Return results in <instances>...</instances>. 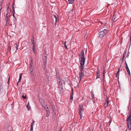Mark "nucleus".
I'll list each match as a JSON object with an SVG mask.
<instances>
[{"instance_id": "obj_1", "label": "nucleus", "mask_w": 131, "mask_h": 131, "mask_svg": "<svg viewBox=\"0 0 131 131\" xmlns=\"http://www.w3.org/2000/svg\"><path fill=\"white\" fill-rule=\"evenodd\" d=\"M84 66V64H82L81 63L80 64V70L81 72L79 73V76L80 77V81L84 77V72H85V71L83 70Z\"/></svg>"}, {"instance_id": "obj_2", "label": "nucleus", "mask_w": 131, "mask_h": 131, "mask_svg": "<svg viewBox=\"0 0 131 131\" xmlns=\"http://www.w3.org/2000/svg\"><path fill=\"white\" fill-rule=\"evenodd\" d=\"M84 51L82 50L79 55L81 59V60H80V64L81 63L82 64H85V59L84 57Z\"/></svg>"}, {"instance_id": "obj_3", "label": "nucleus", "mask_w": 131, "mask_h": 131, "mask_svg": "<svg viewBox=\"0 0 131 131\" xmlns=\"http://www.w3.org/2000/svg\"><path fill=\"white\" fill-rule=\"evenodd\" d=\"M127 126L128 129L130 130L131 129V109L128 117L127 119Z\"/></svg>"}, {"instance_id": "obj_4", "label": "nucleus", "mask_w": 131, "mask_h": 131, "mask_svg": "<svg viewBox=\"0 0 131 131\" xmlns=\"http://www.w3.org/2000/svg\"><path fill=\"white\" fill-rule=\"evenodd\" d=\"M108 32V30L106 29H104L103 30L101 31L99 34V37L100 38L104 37Z\"/></svg>"}, {"instance_id": "obj_5", "label": "nucleus", "mask_w": 131, "mask_h": 131, "mask_svg": "<svg viewBox=\"0 0 131 131\" xmlns=\"http://www.w3.org/2000/svg\"><path fill=\"white\" fill-rule=\"evenodd\" d=\"M47 57H43V67L45 70L46 69V67L47 65Z\"/></svg>"}, {"instance_id": "obj_6", "label": "nucleus", "mask_w": 131, "mask_h": 131, "mask_svg": "<svg viewBox=\"0 0 131 131\" xmlns=\"http://www.w3.org/2000/svg\"><path fill=\"white\" fill-rule=\"evenodd\" d=\"M83 110V105H79V114L80 118V119H81L82 117V112Z\"/></svg>"}, {"instance_id": "obj_7", "label": "nucleus", "mask_w": 131, "mask_h": 131, "mask_svg": "<svg viewBox=\"0 0 131 131\" xmlns=\"http://www.w3.org/2000/svg\"><path fill=\"white\" fill-rule=\"evenodd\" d=\"M33 64V61L32 59L30 61V62L29 64V68L30 71H33V66H32Z\"/></svg>"}, {"instance_id": "obj_8", "label": "nucleus", "mask_w": 131, "mask_h": 131, "mask_svg": "<svg viewBox=\"0 0 131 131\" xmlns=\"http://www.w3.org/2000/svg\"><path fill=\"white\" fill-rule=\"evenodd\" d=\"M108 100V98L107 97L106 99V101L105 102L104 104V106H105L106 107H107L108 105V104L109 103Z\"/></svg>"}, {"instance_id": "obj_9", "label": "nucleus", "mask_w": 131, "mask_h": 131, "mask_svg": "<svg viewBox=\"0 0 131 131\" xmlns=\"http://www.w3.org/2000/svg\"><path fill=\"white\" fill-rule=\"evenodd\" d=\"M5 20L6 21V25L7 26L9 24V17H8V16H6V18H5Z\"/></svg>"}, {"instance_id": "obj_10", "label": "nucleus", "mask_w": 131, "mask_h": 131, "mask_svg": "<svg viewBox=\"0 0 131 131\" xmlns=\"http://www.w3.org/2000/svg\"><path fill=\"white\" fill-rule=\"evenodd\" d=\"M53 16L55 18V25L56 26V24L57 22V17H58V15L57 14H56V16L55 15H53Z\"/></svg>"}, {"instance_id": "obj_11", "label": "nucleus", "mask_w": 131, "mask_h": 131, "mask_svg": "<svg viewBox=\"0 0 131 131\" xmlns=\"http://www.w3.org/2000/svg\"><path fill=\"white\" fill-rule=\"evenodd\" d=\"M47 53L46 51H43V53L42 54V56L43 57H47Z\"/></svg>"}, {"instance_id": "obj_12", "label": "nucleus", "mask_w": 131, "mask_h": 131, "mask_svg": "<svg viewBox=\"0 0 131 131\" xmlns=\"http://www.w3.org/2000/svg\"><path fill=\"white\" fill-rule=\"evenodd\" d=\"M7 131H13V128L11 126H9L8 127Z\"/></svg>"}, {"instance_id": "obj_13", "label": "nucleus", "mask_w": 131, "mask_h": 131, "mask_svg": "<svg viewBox=\"0 0 131 131\" xmlns=\"http://www.w3.org/2000/svg\"><path fill=\"white\" fill-rule=\"evenodd\" d=\"M56 79L57 80L58 79L60 78L59 75V73L58 72H57L56 73Z\"/></svg>"}, {"instance_id": "obj_14", "label": "nucleus", "mask_w": 131, "mask_h": 131, "mask_svg": "<svg viewBox=\"0 0 131 131\" xmlns=\"http://www.w3.org/2000/svg\"><path fill=\"white\" fill-rule=\"evenodd\" d=\"M57 81L58 82V83L59 84V85H60V84H62V82L61 80L60 79V78L57 79Z\"/></svg>"}, {"instance_id": "obj_15", "label": "nucleus", "mask_w": 131, "mask_h": 131, "mask_svg": "<svg viewBox=\"0 0 131 131\" xmlns=\"http://www.w3.org/2000/svg\"><path fill=\"white\" fill-rule=\"evenodd\" d=\"M28 110L29 111L31 109L29 105V102L28 103V104L26 106Z\"/></svg>"}, {"instance_id": "obj_16", "label": "nucleus", "mask_w": 131, "mask_h": 131, "mask_svg": "<svg viewBox=\"0 0 131 131\" xmlns=\"http://www.w3.org/2000/svg\"><path fill=\"white\" fill-rule=\"evenodd\" d=\"M126 55V52H125L124 53L123 56L122 62L123 61L124 58L125 57Z\"/></svg>"}, {"instance_id": "obj_17", "label": "nucleus", "mask_w": 131, "mask_h": 131, "mask_svg": "<svg viewBox=\"0 0 131 131\" xmlns=\"http://www.w3.org/2000/svg\"><path fill=\"white\" fill-rule=\"evenodd\" d=\"M31 41H32V44H34L35 43V40L34 38V37L33 36H32V38L31 40Z\"/></svg>"}, {"instance_id": "obj_18", "label": "nucleus", "mask_w": 131, "mask_h": 131, "mask_svg": "<svg viewBox=\"0 0 131 131\" xmlns=\"http://www.w3.org/2000/svg\"><path fill=\"white\" fill-rule=\"evenodd\" d=\"M126 69L127 71L128 72V73L129 74H130V71L129 70V69L128 67H126Z\"/></svg>"}, {"instance_id": "obj_19", "label": "nucleus", "mask_w": 131, "mask_h": 131, "mask_svg": "<svg viewBox=\"0 0 131 131\" xmlns=\"http://www.w3.org/2000/svg\"><path fill=\"white\" fill-rule=\"evenodd\" d=\"M3 89L2 85H0V94L3 91Z\"/></svg>"}, {"instance_id": "obj_20", "label": "nucleus", "mask_w": 131, "mask_h": 131, "mask_svg": "<svg viewBox=\"0 0 131 131\" xmlns=\"http://www.w3.org/2000/svg\"><path fill=\"white\" fill-rule=\"evenodd\" d=\"M115 17H116V16L115 15V13H114V14H113V16L112 18V21L114 20H115Z\"/></svg>"}, {"instance_id": "obj_21", "label": "nucleus", "mask_w": 131, "mask_h": 131, "mask_svg": "<svg viewBox=\"0 0 131 131\" xmlns=\"http://www.w3.org/2000/svg\"><path fill=\"white\" fill-rule=\"evenodd\" d=\"M74 0H68V2L69 4H72L73 3L74 1Z\"/></svg>"}, {"instance_id": "obj_22", "label": "nucleus", "mask_w": 131, "mask_h": 131, "mask_svg": "<svg viewBox=\"0 0 131 131\" xmlns=\"http://www.w3.org/2000/svg\"><path fill=\"white\" fill-rule=\"evenodd\" d=\"M66 41H65L64 43V47L67 50H68V48L66 44Z\"/></svg>"}, {"instance_id": "obj_23", "label": "nucleus", "mask_w": 131, "mask_h": 131, "mask_svg": "<svg viewBox=\"0 0 131 131\" xmlns=\"http://www.w3.org/2000/svg\"><path fill=\"white\" fill-rule=\"evenodd\" d=\"M121 67V66H120V68L119 67L118 68V70L117 72V74H119V72L120 71V68Z\"/></svg>"}, {"instance_id": "obj_24", "label": "nucleus", "mask_w": 131, "mask_h": 131, "mask_svg": "<svg viewBox=\"0 0 131 131\" xmlns=\"http://www.w3.org/2000/svg\"><path fill=\"white\" fill-rule=\"evenodd\" d=\"M47 110H46V112H47V114H49L50 113V111H49V108H47Z\"/></svg>"}, {"instance_id": "obj_25", "label": "nucleus", "mask_w": 131, "mask_h": 131, "mask_svg": "<svg viewBox=\"0 0 131 131\" xmlns=\"http://www.w3.org/2000/svg\"><path fill=\"white\" fill-rule=\"evenodd\" d=\"M52 108L53 111H54L55 110V107H54V105H52Z\"/></svg>"}, {"instance_id": "obj_26", "label": "nucleus", "mask_w": 131, "mask_h": 131, "mask_svg": "<svg viewBox=\"0 0 131 131\" xmlns=\"http://www.w3.org/2000/svg\"><path fill=\"white\" fill-rule=\"evenodd\" d=\"M96 78H100V74H96Z\"/></svg>"}, {"instance_id": "obj_27", "label": "nucleus", "mask_w": 131, "mask_h": 131, "mask_svg": "<svg viewBox=\"0 0 131 131\" xmlns=\"http://www.w3.org/2000/svg\"><path fill=\"white\" fill-rule=\"evenodd\" d=\"M47 105H46L45 106H43L44 108L45 109V110L46 111L47 110V108H48V107H46Z\"/></svg>"}, {"instance_id": "obj_28", "label": "nucleus", "mask_w": 131, "mask_h": 131, "mask_svg": "<svg viewBox=\"0 0 131 131\" xmlns=\"http://www.w3.org/2000/svg\"><path fill=\"white\" fill-rule=\"evenodd\" d=\"M6 11H7V12H6V16H5L6 17V16H8L7 15H8V14L9 13V12H10V11H8V10H6Z\"/></svg>"}, {"instance_id": "obj_29", "label": "nucleus", "mask_w": 131, "mask_h": 131, "mask_svg": "<svg viewBox=\"0 0 131 131\" xmlns=\"http://www.w3.org/2000/svg\"><path fill=\"white\" fill-rule=\"evenodd\" d=\"M7 10H8V11H10L9 13V14H10V8H9V6H8L7 8Z\"/></svg>"}, {"instance_id": "obj_30", "label": "nucleus", "mask_w": 131, "mask_h": 131, "mask_svg": "<svg viewBox=\"0 0 131 131\" xmlns=\"http://www.w3.org/2000/svg\"><path fill=\"white\" fill-rule=\"evenodd\" d=\"M15 47L16 48V50H18V47H17V45L16 43H15V44L14 45Z\"/></svg>"}, {"instance_id": "obj_31", "label": "nucleus", "mask_w": 131, "mask_h": 131, "mask_svg": "<svg viewBox=\"0 0 131 131\" xmlns=\"http://www.w3.org/2000/svg\"><path fill=\"white\" fill-rule=\"evenodd\" d=\"M22 98L24 99H26V95L23 94L22 96Z\"/></svg>"}, {"instance_id": "obj_32", "label": "nucleus", "mask_w": 131, "mask_h": 131, "mask_svg": "<svg viewBox=\"0 0 131 131\" xmlns=\"http://www.w3.org/2000/svg\"><path fill=\"white\" fill-rule=\"evenodd\" d=\"M32 71H30V74H31V75L32 76H33L34 75V74L33 72H32Z\"/></svg>"}, {"instance_id": "obj_33", "label": "nucleus", "mask_w": 131, "mask_h": 131, "mask_svg": "<svg viewBox=\"0 0 131 131\" xmlns=\"http://www.w3.org/2000/svg\"><path fill=\"white\" fill-rule=\"evenodd\" d=\"M15 18V19L14 20V24H16V22L17 21V19H16V18Z\"/></svg>"}, {"instance_id": "obj_34", "label": "nucleus", "mask_w": 131, "mask_h": 131, "mask_svg": "<svg viewBox=\"0 0 131 131\" xmlns=\"http://www.w3.org/2000/svg\"><path fill=\"white\" fill-rule=\"evenodd\" d=\"M11 47H8L7 48V50L8 51H9L11 50Z\"/></svg>"}, {"instance_id": "obj_35", "label": "nucleus", "mask_w": 131, "mask_h": 131, "mask_svg": "<svg viewBox=\"0 0 131 131\" xmlns=\"http://www.w3.org/2000/svg\"><path fill=\"white\" fill-rule=\"evenodd\" d=\"M92 99H94V95L93 93L92 94Z\"/></svg>"}, {"instance_id": "obj_36", "label": "nucleus", "mask_w": 131, "mask_h": 131, "mask_svg": "<svg viewBox=\"0 0 131 131\" xmlns=\"http://www.w3.org/2000/svg\"><path fill=\"white\" fill-rule=\"evenodd\" d=\"M14 5H15V3H13V5H12V8L13 9H14Z\"/></svg>"}, {"instance_id": "obj_37", "label": "nucleus", "mask_w": 131, "mask_h": 131, "mask_svg": "<svg viewBox=\"0 0 131 131\" xmlns=\"http://www.w3.org/2000/svg\"><path fill=\"white\" fill-rule=\"evenodd\" d=\"M2 5H0V10H1L2 9Z\"/></svg>"}, {"instance_id": "obj_38", "label": "nucleus", "mask_w": 131, "mask_h": 131, "mask_svg": "<svg viewBox=\"0 0 131 131\" xmlns=\"http://www.w3.org/2000/svg\"><path fill=\"white\" fill-rule=\"evenodd\" d=\"M73 95H71V96H70L71 100H72L73 99Z\"/></svg>"}, {"instance_id": "obj_39", "label": "nucleus", "mask_w": 131, "mask_h": 131, "mask_svg": "<svg viewBox=\"0 0 131 131\" xmlns=\"http://www.w3.org/2000/svg\"><path fill=\"white\" fill-rule=\"evenodd\" d=\"M97 70H98L97 71V72L96 73V74H99V73L100 72V71L99 70V69L98 68L97 69Z\"/></svg>"}, {"instance_id": "obj_40", "label": "nucleus", "mask_w": 131, "mask_h": 131, "mask_svg": "<svg viewBox=\"0 0 131 131\" xmlns=\"http://www.w3.org/2000/svg\"><path fill=\"white\" fill-rule=\"evenodd\" d=\"M33 125L31 124L30 126V129H33Z\"/></svg>"}, {"instance_id": "obj_41", "label": "nucleus", "mask_w": 131, "mask_h": 131, "mask_svg": "<svg viewBox=\"0 0 131 131\" xmlns=\"http://www.w3.org/2000/svg\"><path fill=\"white\" fill-rule=\"evenodd\" d=\"M21 77H22V73H21V74H19V78H20L21 79Z\"/></svg>"}, {"instance_id": "obj_42", "label": "nucleus", "mask_w": 131, "mask_h": 131, "mask_svg": "<svg viewBox=\"0 0 131 131\" xmlns=\"http://www.w3.org/2000/svg\"><path fill=\"white\" fill-rule=\"evenodd\" d=\"M10 78L9 77L8 79V81H7V83L9 84V81L10 80Z\"/></svg>"}, {"instance_id": "obj_43", "label": "nucleus", "mask_w": 131, "mask_h": 131, "mask_svg": "<svg viewBox=\"0 0 131 131\" xmlns=\"http://www.w3.org/2000/svg\"><path fill=\"white\" fill-rule=\"evenodd\" d=\"M118 74H117V73L115 74L116 76V77H118L119 75H118Z\"/></svg>"}, {"instance_id": "obj_44", "label": "nucleus", "mask_w": 131, "mask_h": 131, "mask_svg": "<svg viewBox=\"0 0 131 131\" xmlns=\"http://www.w3.org/2000/svg\"><path fill=\"white\" fill-rule=\"evenodd\" d=\"M13 13L14 14H15V9H13Z\"/></svg>"}, {"instance_id": "obj_45", "label": "nucleus", "mask_w": 131, "mask_h": 131, "mask_svg": "<svg viewBox=\"0 0 131 131\" xmlns=\"http://www.w3.org/2000/svg\"><path fill=\"white\" fill-rule=\"evenodd\" d=\"M49 114H47L46 117H48L49 116Z\"/></svg>"}, {"instance_id": "obj_46", "label": "nucleus", "mask_w": 131, "mask_h": 131, "mask_svg": "<svg viewBox=\"0 0 131 131\" xmlns=\"http://www.w3.org/2000/svg\"><path fill=\"white\" fill-rule=\"evenodd\" d=\"M105 70H104L103 72V74H105Z\"/></svg>"}, {"instance_id": "obj_47", "label": "nucleus", "mask_w": 131, "mask_h": 131, "mask_svg": "<svg viewBox=\"0 0 131 131\" xmlns=\"http://www.w3.org/2000/svg\"><path fill=\"white\" fill-rule=\"evenodd\" d=\"M125 62H126V63H125V65H126V67H128V66H127V63H126V61H125Z\"/></svg>"}, {"instance_id": "obj_48", "label": "nucleus", "mask_w": 131, "mask_h": 131, "mask_svg": "<svg viewBox=\"0 0 131 131\" xmlns=\"http://www.w3.org/2000/svg\"><path fill=\"white\" fill-rule=\"evenodd\" d=\"M3 2L2 1H1L0 2V5H2Z\"/></svg>"}, {"instance_id": "obj_49", "label": "nucleus", "mask_w": 131, "mask_h": 131, "mask_svg": "<svg viewBox=\"0 0 131 131\" xmlns=\"http://www.w3.org/2000/svg\"><path fill=\"white\" fill-rule=\"evenodd\" d=\"M21 79V78H19L18 82H20V81Z\"/></svg>"}, {"instance_id": "obj_50", "label": "nucleus", "mask_w": 131, "mask_h": 131, "mask_svg": "<svg viewBox=\"0 0 131 131\" xmlns=\"http://www.w3.org/2000/svg\"><path fill=\"white\" fill-rule=\"evenodd\" d=\"M33 47H34V48H35V43L34 44H33Z\"/></svg>"}, {"instance_id": "obj_51", "label": "nucleus", "mask_w": 131, "mask_h": 131, "mask_svg": "<svg viewBox=\"0 0 131 131\" xmlns=\"http://www.w3.org/2000/svg\"><path fill=\"white\" fill-rule=\"evenodd\" d=\"M71 95H73V92H71Z\"/></svg>"}, {"instance_id": "obj_52", "label": "nucleus", "mask_w": 131, "mask_h": 131, "mask_svg": "<svg viewBox=\"0 0 131 131\" xmlns=\"http://www.w3.org/2000/svg\"><path fill=\"white\" fill-rule=\"evenodd\" d=\"M35 121H33L32 123H31V124H32V125H33V124L34 123Z\"/></svg>"}, {"instance_id": "obj_53", "label": "nucleus", "mask_w": 131, "mask_h": 131, "mask_svg": "<svg viewBox=\"0 0 131 131\" xmlns=\"http://www.w3.org/2000/svg\"><path fill=\"white\" fill-rule=\"evenodd\" d=\"M32 50H33V51H34V52H35L34 51L35 50V48H34V47H33Z\"/></svg>"}, {"instance_id": "obj_54", "label": "nucleus", "mask_w": 131, "mask_h": 131, "mask_svg": "<svg viewBox=\"0 0 131 131\" xmlns=\"http://www.w3.org/2000/svg\"><path fill=\"white\" fill-rule=\"evenodd\" d=\"M73 92V88H72L71 89V92Z\"/></svg>"}, {"instance_id": "obj_55", "label": "nucleus", "mask_w": 131, "mask_h": 131, "mask_svg": "<svg viewBox=\"0 0 131 131\" xmlns=\"http://www.w3.org/2000/svg\"><path fill=\"white\" fill-rule=\"evenodd\" d=\"M14 13H13V17L15 18V16H14Z\"/></svg>"}, {"instance_id": "obj_56", "label": "nucleus", "mask_w": 131, "mask_h": 131, "mask_svg": "<svg viewBox=\"0 0 131 131\" xmlns=\"http://www.w3.org/2000/svg\"><path fill=\"white\" fill-rule=\"evenodd\" d=\"M1 10H0V18H1Z\"/></svg>"}, {"instance_id": "obj_57", "label": "nucleus", "mask_w": 131, "mask_h": 131, "mask_svg": "<svg viewBox=\"0 0 131 131\" xmlns=\"http://www.w3.org/2000/svg\"><path fill=\"white\" fill-rule=\"evenodd\" d=\"M33 129H30V131H33Z\"/></svg>"}, {"instance_id": "obj_58", "label": "nucleus", "mask_w": 131, "mask_h": 131, "mask_svg": "<svg viewBox=\"0 0 131 131\" xmlns=\"http://www.w3.org/2000/svg\"><path fill=\"white\" fill-rule=\"evenodd\" d=\"M10 3H8V5H7L8 6H8V5H10Z\"/></svg>"}, {"instance_id": "obj_59", "label": "nucleus", "mask_w": 131, "mask_h": 131, "mask_svg": "<svg viewBox=\"0 0 131 131\" xmlns=\"http://www.w3.org/2000/svg\"><path fill=\"white\" fill-rule=\"evenodd\" d=\"M53 111V113H54V114H56V113H55V110L54 111Z\"/></svg>"}, {"instance_id": "obj_60", "label": "nucleus", "mask_w": 131, "mask_h": 131, "mask_svg": "<svg viewBox=\"0 0 131 131\" xmlns=\"http://www.w3.org/2000/svg\"><path fill=\"white\" fill-rule=\"evenodd\" d=\"M89 131H91V130H90V127H89Z\"/></svg>"}, {"instance_id": "obj_61", "label": "nucleus", "mask_w": 131, "mask_h": 131, "mask_svg": "<svg viewBox=\"0 0 131 131\" xmlns=\"http://www.w3.org/2000/svg\"><path fill=\"white\" fill-rule=\"evenodd\" d=\"M103 74V77H105V75H104V74Z\"/></svg>"}, {"instance_id": "obj_62", "label": "nucleus", "mask_w": 131, "mask_h": 131, "mask_svg": "<svg viewBox=\"0 0 131 131\" xmlns=\"http://www.w3.org/2000/svg\"><path fill=\"white\" fill-rule=\"evenodd\" d=\"M62 89H60V90L59 89V90L60 91H61V90H62Z\"/></svg>"}, {"instance_id": "obj_63", "label": "nucleus", "mask_w": 131, "mask_h": 131, "mask_svg": "<svg viewBox=\"0 0 131 131\" xmlns=\"http://www.w3.org/2000/svg\"><path fill=\"white\" fill-rule=\"evenodd\" d=\"M104 77H103V80H104Z\"/></svg>"}, {"instance_id": "obj_64", "label": "nucleus", "mask_w": 131, "mask_h": 131, "mask_svg": "<svg viewBox=\"0 0 131 131\" xmlns=\"http://www.w3.org/2000/svg\"><path fill=\"white\" fill-rule=\"evenodd\" d=\"M19 82H18L17 83V85H18V83Z\"/></svg>"}]
</instances>
